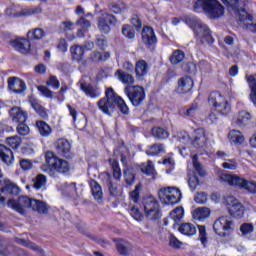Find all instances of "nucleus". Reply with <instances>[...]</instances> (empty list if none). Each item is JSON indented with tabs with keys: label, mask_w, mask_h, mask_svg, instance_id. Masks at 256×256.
Wrapping results in <instances>:
<instances>
[{
	"label": "nucleus",
	"mask_w": 256,
	"mask_h": 256,
	"mask_svg": "<svg viewBox=\"0 0 256 256\" xmlns=\"http://www.w3.org/2000/svg\"><path fill=\"white\" fill-rule=\"evenodd\" d=\"M109 163L113 170L114 179H117V181H119L121 179V167L119 166V161H117L113 158H110Z\"/></svg>",
	"instance_id": "41"
},
{
	"label": "nucleus",
	"mask_w": 256,
	"mask_h": 256,
	"mask_svg": "<svg viewBox=\"0 0 256 256\" xmlns=\"http://www.w3.org/2000/svg\"><path fill=\"white\" fill-rule=\"evenodd\" d=\"M178 231L186 237H193L197 233V228L192 223H183L180 225Z\"/></svg>",
	"instance_id": "32"
},
{
	"label": "nucleus",
	"mask_w": 256,
	"mask_h": 256,
	"mask_svg": "<svg viewBox=\"0 0 256 256\" xmlns=\"http://www.w3.org/2000/svg\"><path fill=\"white\" fill-rule=\"evenodd\" d=\"M43 10L41 7H35V8H24L20 11V15H23L24 17H29V15H39Z\"/></svg>",
	"instance_id": "50"
},
{
	"label": "nucleus",
	"mask_w": 256,
	"mask_h": 256,
	"mask_svg": "<svg viewBox=\"0 0 256 256\" xmlns=\"http://www.w3.org/2000/svg\"><path fill=\"white\" fill-rule=\"evenodd\" d=\"M214 232L220 237H227V233H232L235 230V223L231 216H221L215 220L213 225Z\"/></svg>",
	"instance_id": "9"
},
{
	"label": "nucleus",
	"mask_w": 256,
	"mask_h": 256,
	"mask_svg": "<svg viewBox=\"0 0 256 256\" xmlns=\"http://www.w3.org/2000/svg\"><path fill=\"white\" fill-rule=\"evenodd\" d=\"M9 45L18 51V53H22L23 55L29 53L31 49V42L25 38H17L9 41Z\"/></svg>",
	"instance_id": "14"
},
{
	"label": "nucleus",
	"mask_w": 256,
	"mask_h": 256,
	"mask_svg": "<svg viewBox=\"0 0 256 256\" xmlns=\"http://www.w3.org/2000/svg\"><path fill=\"white\" fill-rule=\"evenodd\" d=\"M198 157L197 155H194L192 157V163L194 165V169L196 171V173H198V175H200V177H205L206 173H205V169H203V165L201 163H199V161H197Z\"/></svg>",
	"instance_id": "49"
},
{
	"label": "nucleus",
	"mask_w": 256,
	"mask_h": 256,
	"mask_svg": "<svg viewBox=\"0 0 256 256\" xmlns=\"http://www.w3.org/2000/svg\"><path fill=\"white\" fill-rule=\"evenodd\" d=\"M6 143L9 145V147H12V149H18L21 145V137L19 136H12L6 139Z\"/></svg>",
	"instance_id": "51"
},
{
	"label": "nucleus",
	"mask_w": 256,
	"mask_h": 256,
	"mask_svg": "<svg viewBox=\"0 0 256 256\" xmlns=\"http://www.w3.org/2000/svg\"><path fill=\"white\" fill-rule=\"evenodd\" d=\"M140 191H141V185H137L135 189L132 192H130V199L131 201H133V203L139 202V199L141 197Z\"/></svg>",
	"instance_id": "57"
},
{
	"label": "nucleus",
	"mask_w": 256,
	"mask_h": 256,
	"mask_svg": "<svg viewBox=\"0 0 256 256\" xmlns=\"http://www.w3.org/2000/svg\"><path fill=\"white\" fill-rule=\"evenodd\" d=\"M160 153H165V144L163 143L150 145L146 150V154L151 155L152 157H155V155H159Z\"/></svg>",
	"instance_id": "33"
},
{
	"label": "nucleus",
	"mask_w": 256,
	"mask_h": 256,
	"mask_svg": "<svg viewBox=\"0 0 256 256\" xmlns=\"http://www.w3.org/2000/svg\"><path fill=\"white\" fill-rule=\"evenodd\" d=\"M48 87H53V89H59L61 87V83H59V79L57 76H50L48 81L46 82Z\"/></svg>",
	"instance_id": "59"
},
{
	"label": "nucleus",
	"mask_w": 256,
	"mask_h": 256,
	"mask_svg": "<svg viewBox=\"0 0 256 256\" xmlns=\"http://www.w3.org/2000/svg\"><path fill=\"white\" fill-rule=\"evenodd\" d=\"M151 133L155 139H169V132L165 128L153 127Z\"/></svg>",
	"instance_id": "40"
},
{
	"label": "nucleus",
	"mask_w": 256,
	"mask_h": 256,
	"mask_svg": "<svg viewBox=\"0 0 256 256\" xmlns=\"http://www.w3.org/2000/svg\"><path fill=\"white\" fill-rule=\"evenodd\" d=\"M37 89L44 97H47L48 99H53V91L47 88V86H38Z\"/></svg>",
	"instance_id": "62"
},
{
	"label": "nucleus",
	"mask_w": 256,
	"mask_h": 256,
	"mask_svg": "<svg viewBox=\"0 0 256 256\" xmlns=\"http://www.w3.org/2000/svg\"><path fill=\"white\" fill-rule=\"evenodd\" d=\"M110 25H117V17L113 14L105 13L103 16L98 18V29L101 33H111Z\"/></svg>",
	"instance_id": "12"
},
{
	"label": "nucleus",
	"mask_w": 256,
	"mask_h": 256,
	"mask_svg": "<svg viewBox=\"0 0 256 256\" xmlns=\"http://www.w3.org/2000/svg\"><path fill=\"white\" fill-rule=\"evenodd\" d=\"M142 41L148 49H151V51L155 49V45H157V36L155 35L153 28L146 26L142 29Z\"/></svg>",
	"instance_id": "13"
},
{
	"label": "nucleus",
	"mask_w": 256,
	"mask_h": 256,
	"mask_svg": "<svg viewBox=\"0 0 256 256\" xmlns=\"http://www.w3.org/2000/svg\"><path fill=\"white\" fill-rule=\"evenodd\" d=\"M45 163L46 165H43L41 169L43 173H46L49 177H58L59 173L66 175V173L71 171L69 162L57 157V155L51 151L46 152Z\"/></svg>",
	"instance_id": "2"
},
{
	"label": "nucleus",
	"mask_w": 256,
	"mask_h": 256,
	"mask_svg": "<svg viewBox=\"0 0 256 256\" xmlns=\"http://www.w3.org/2000/svg\"><path fill=\"white\" fill-rule=\"evenodd\" d=\"M109 57H111V54H109V52L101 53L99 51H93L90 54V61H92V63H99V61H107Z\"/></svg>",
	"instance_id": "38"
},
{
	"label": "nucleus",
	"mask_w": 256,
	"mask_h": 256,
	"mask_svg": "<svg viewBox=\"0 0 256 256\" xmlns=\"http://www.w3.org/2000/svg\"><path fill=\"white\" fill-rule=\"evenodd\" d=\"M175 137L179 143H183L184 145L191 143V136L186 131L177 132Z\"/></svg>",
	"instance_id": "47"
},
{
	"label": "nucleus",
	"mask_w": 256,
	"mask_h": 256,
	"mask_svg": "<svg viewBox=\"0 0 256 256\" xmlns=\"http://www.w3.org/2000/svg\"><path fill=\"white\" fill-rule=\"evenodd\" d=\"M161 203L165 205H177L181 201V190L176 187H163L158 191Z\"/></svg>",
	"instance_id": "7"
},
{
	"label": "nucleus",
	"mask_w": 256,
	"mask_h": 256,
	"mask_svg": "<svg viewBox=\"0 0 256 256\" xmlns=\"http://www.w3.org/2000/svg\"><path fill=\"white\" fill-rule=\"evenodd\" d=\"M169 245L170 247H173V249H181V245H183V242L177 239V237H175L174 235H170Z\"/></svg>",
	"instance_id": "61"
},
{
	"label": "nucleus",
	"mask_w": 256,
	"mask_h": 256,
	"mask_svg": "<svg viewBox=\"0 0 256 256\" xmlns=\"http://www.w3.org/2000/svg\"><path fill=\"white\" fill-rule=\"evenodd\" d=\"M234 125L245 127L251 123V114L247 111H240L236 118L233 119Z\"/></svg>",
	"instance_id": "24"
},
{
	"label": "nucleus",
	"mask_w": 256,
	"mask_h": 256,
	"mask_svg": "<svg viewBox=\"0 0 256 256\" xmlns=\"http://www.w3.org/2000/svg\"><path fill=\"white\" fill-rule=\"evenodd\" d=\"M62 191L63 193H65V195H73V193H75V191H77V186L75 183H64L62 186Z\"/></svg>",
	"instance_id": "56"
},
{
	"label": "nucleus",
	"mask_w": 256,
	"mask_h": 256,
	"mask_svg": "<svg viewBox=\"0 0 256 256\" xmlns=\"http://www.w3.org/2000/svg\"><path fill=\"white\" fill-rule=\"evenodd\" d=\"M130 215L135 219L136 221H143V214L139 211V208L133 206L130 209Z\"/></svg>",
	"instance_id": "64"
},
{
	"label": "nucleus",
	"mask_w": 256,
	"mask_h": 256,
	"mask_svg": "<svg viewBox=\"0 0 256 256\" xmlns=\"http://www.w3.org/2000/svg\"><path fill=\"white\" fill-rule=\"evenodd\" d=\"M16 243H18V245H22L23 247H27L28 249H32V251H37V253H39L40 255H45V251L37 246L35 243L29 241V240H25L23 238H15Z\"/></svg>",
	"instance_id": "28"
},
{
	"label": "nucleus",
	"mask_w": 256,
	"mask_h": 256,
	"mask_svg": "<svg viewBox=\"0 0 256 256\" xmlns=\"http://www.w3.org/2000/svg\"><path fill=\"white\" fill-rule=\"evenodd\" d=\"M47 185V176L43 174H38L34 179H33V187L34 189H45Z\"/></svg>",
	"instance_id": "39"
},
{
	"label": "nucleus",
	"mask_w": 256,
	"mask_h": 256,
	"mask_svg": "<svg viewBox=\"0 0 256 256\" xmlns=\"http://www.w3.org/2000/svg\"><path fill=\"white\" fill-rule=\"evenodd\" d=\"M7 82L8 89H10V91H13V93H23L27 89V86L25 85L23 80L17 77H9Z\"/></svg>",
	"instance_id": "15"
},
{
	"label": "nucleus",
	"mask_w": 256,
	"mask_h": 256,
	"mask_svg": "<svg viewBox=\"0 0 256 256\" xmlns=\"http://www.w3.org/2000/svg\"><path fill=\"white\" fill-rule=\"evenodd\" d=\"M211 215V210L207 207H199L193 211L192 217L195 221H204Z\"/></svg>",
	"instance_id": "30"
},
{
	"label": "nucleus",
	"mask_w": 256,
	"mask_h": 256,
	"mask_svg": "<svg viewBox=\"0 0 256 256\" xmlns=\"http://www.w3.org/2000/svg\"><path fill=\"white\" fill-rule=\"evenodd\" d=\"M9 115L13 123H25L27 121V113L19 107H13L9 110Z\"/></svg>",
	"instance_id": "17"
},
{
	"label": "nucleus",
	"mask_w": 256,
	"mask_h": 256,
	"mask_svg": "<svg viewBox=\"0 0 256 256\" xmlns=\"http://www.w3.org/2000/svg\"><path fill=\"white\" fill-rule=\"evenodd\" d=\"M90 187L92 191V195L96 201H101L103 199V190L101 189V185L97 183V181L92 180L90 182Z\"/></svg>",
	"instance_id": "34"
},
{
	"label": "nucleus",
	"mask_w": 256,
	"mask_h": 256,
	"mask_svg": "<svg viewBox=\"0 0 256 256\" xmlns=\"http://www.w3.org/2000/svg\"><path fill=\"white\" fill-rule=\"evenodd\" d=\"M80 89L83 91V93H85V95H87V97H90L91 99H97V97L101 95L99 88L91 84L81 83Z\"/></svg>",
	"instance_id": "22"
},
{
	"label": "nucleus",
	"mask_w": 256,
	"mask_h": 256,
	"mask_svg": "<svg viewBox=\"0 0 256 256\" xmlns=\"http://www.w3.org/2000/svg\"><path fill=\"white\" fill-rule=\"evenodd\" d=\"M202 7L210 19H219L225 14V8L217 0H196L194 9Z\"/></svg>",
	"instance_id": "5"
},
{
	"label": "nucleus",
	"mask_w": 256,
	"mask_h": 256,
	"mask_svg": "<svg viewBox=\"0 0 256 256\" xmlns=\"http://www.w3.org/2000/svg\"><path fill=\"white\" fill-rule=\"evenodd\" d=\"M184 23L192 29L196 39L200 41V43H207L208 45H213L215 43V39L211 35V29L207 26L201 19L196 16H185Z\"/></svg>",
	"instance_id": "3"
},
{
	"label": "nucleus",
	"mask_w": 256,
	"mask_h": 256,
	"mask_svg": "<svg viewBox=\"0 0 256 256\" xmlns=\"http://www.w3.org/2000/svg\"><path fill=\"white\" fill-rule=\"evenodd\" d=\"M193 79L189 76H184L178 80V93H189L193 89Z\"/></svg>",
	"instance_id": "21"
},
{
	"label": "nucleus",
	"mask_w": 256,
	"mask_h": 256,
	"mask_svg": "<svg viewBox=\"0 0 256 256\" xmlns=\"http://www.w3.org/2000/svg\"><path fill=\"white\" fill-rule=\"evenodd\" d=\"M195 203H198L199 205H203L207 203V193L205 192H198L196 196L194 197Z\"/></svg>",
	"instance_id": "60"
},
{
	"label": "nucleus",
	"mask_w": 256,
	"mask_h": 256,
	"mask_svg": "<svg viewBox=\"0 0 256 256\" xmlns=\"http://www.w3.org/2000/svg\"><path fill=\"white\" fill-rule=\"evenodd\" d=\"M56 150L57 153H60L63 157H71L69 153H71V144L67 139H58L56 142Z\"/></svg>",
	"instance_id": "19"
},
{
	"label": "nucleus",
	"mask_w": 256,
	"mask_h": 256,
	"mask_svg": "<svg viewBox=\"0 0 256 256\" xmlns=\"http://www.w3.org/2000/svg\"><path fill=\"white\" fill-rule=\"evenodd\" d=\"M32 107L40 117H43V119L47 117V111L39 103L33 102Z\"/></svg>",
	"instance_id": "58"
},
{
	"label": "nucleus",
	"mask_w": 256,
	"mask_h": 256,
	"mask_svg": "<svg viewBox=\"0 0 256 256\" xmlns=\"http://www.w3.org/2000/svg\"><path fill=\"white\" fill-rule=\"evenodd\" d=\"M17 133H18V135H22V136L27 135L29 133V126H27V124H25V122L18 123Z\"/></svg>",
	"instance_id": "63"
},
{
	"label": "nucleus",
	"mask_w": 256,
	"mask_h": 256,
	"mask_svg": "<svg viewBox=\"0 0 256 256\" xmlns=\"http://www.w3.org/2000/svg\"><path fill=\"white\" fill-rule=\"evenodd\" d=\"M142 173H145V175H152L155 176V166L153 165V162L151 160H148L146 164H143L141 167Z\"/></svg>",
	"instance_id": "46"
},
{
	"label": "nucleus",
	"mask_w": 256,
	"mask_h": 256,
	"mask_svg": "<svg viewBox=\"0 0 256 256\" xmlns=\"http://www.w3.org/2000/svg\"><path fill=\"white\" fill-rule=\"evenodd\" d=\"M116 247L120 255H129V252L133 249V246H131V243L123 239L117 240Z\"/></svg>",
	"instance_id": "31"
},
{
	"label": "nucleus",
	"mask_w": 256,
	"mask_h": 256,
	"mask_svg": "<svg viewBox=\"0 0 256 256\" xmlns=\"http://www.w3.org/2000/svg\"><path fill=\"white\" fill-rule=\"evenodd\" d=\"M33 200L27 196H20L18 201L9 199L7 205L17 213H20V215H25L27 213L26 209H33Z\"/></svg>",
	"instance_id": "11"
},
{
	"label": "nucleus",
	"mask_w": 256,
	"mask_h": 256,
	"mask_svg": "<svg viewBox=\"0 0 256 256\" xmlns=\"http://www.w3.org/2000/svg\"><path fill=\"white\" fill-rule=\"evenodd\" d=\"M207 143V136L205 135V129L198 128L194 131V139L192 141V145L196 147V149H202Z\"/></svg>",
	"instance_id": "16"
},
{
	"label": "nucleus",
	"mask_w": 256,
	"mask_h": 256,
	"mask_svg": "<svg viewBox=\"0 0 256 256\" xmlns=\"http://www.w3.org/2000/svg\"><path fill=\"white\" fill-rule=\"evenodd\" d=\"M36 127L41 135V137H49L51 135V126L45 121H37Z\"/></svg>",
	"instance_id": "37"
},
{
	"label": "nucleus",
	"mask_w": 256,
	"mask_h": 256,
	"mask_svg": "<svg viewBox=\"0 0 256 256\" xmlns=\"http://www.w3.org/2000/svg\"><path fill=\"white\" fill-rule=\"evenodd\" d=\"M220 181H222V183H227L230 185V187H238V189H244L253 195L256 193V182L247 180L238 175L223 173L220 175Z\"/></svg>",
	"instance_id": "4"
},
{
	"label": "nucleus",
	"mask_w": 256,
	"mask_h": 256,
	"mask_svg": "<svg viewBox=\"0 0 256 256\" xmlns=\"http://www.w3.org/2000/svg\"><path fill=\"white\" fill-rule=\"evenodd\" d=\"M199 113V104L197 102H194L190 105L189 108L184 110L183 115L185 117H195Z\"/></svg>",
	"instance_id": "44"
},
{
	"label": "nucleus",
	"mask_w": 256,
	"mask_h": 256,
	"mask_svg": "<svg viewBox=\"0 0 256 256\" xmlns=\"http://www.w3.org/2000/svg\"><path fill=\"white\" fill-rule=\"evenodd\" d=\"M142 205L144 207V213L150 221L161 219V209L159 208V202L155 197L149 196L144 198Z\"/></svg>",
	"instance_id": "8"
},
{
	"label": "nucleus",
	"mask_w": 256,
	"mask_h": 256,
	"mask_svg": "<svg viewBox=\"0 0 256 256\" xmlns=\"http://www.w3.org/2000/svg\"><path fill=\"white\" fill-rule=\"evenodd\" d=\"M114 77L120 81V83H123V85H133L135 83V77L133 75L129 74V72H125L122 69L116 70Z\"/></svg>",
	"instance_id": "20"
},
{
	"label": "nucleus",
	"mask_w": 256,
	"mask_h": 256,
	"mask_svg": "<svg viewBox=\"0 0 256 256\" xmlns=\"http://www.w3.org/2000/svg\"><path fill=\"white\" fill-rule=\"evenodd\" d=\"M125 9L126 7H125V4L123 3H120V4L112 3L109 5V11H111V13H115L116 15L123 13Z\"/></svg>",
	"instance_id": "53"
},
{
	"label": "nucleus",
	"mask_w": 256,
	"mask_h": 256,
	"mask_svg": "<svg viewBox=\"0 0 256 256\" xmlns=\"http://www.w3.org/2000/svg\"><path fill=\"white\" fill-rule=\"evenodd\" d=\"M183 59H185V53L181 50H176L170 56V63H172V65H179Z\"/></svg>",
	"instance_id": "42"
},
{
	"label": "nucleus",
	"mask_w": 256,
	"mask_h": 256,
	"mask_svg": "<svg viewBox=\"0 0 256 256\" xmlns=\"http://www.w3.org/2000/svg\"><path fill=\"white\" fill-rule=\"evenodd\" d=\"M208 103L214 107L216 113L220 115L226 116L231 113V104L217 91L210 93Z\"/></svg>",
	"instance_id": "6"
},
{
	"label": "nucleus",
	"mask_w": 256,
	"mask_h": 256,
	"mask_svg": "<svg viewBox=\"0 0 256 256\" xmlns=\"http://www.w3.org/2000/svg\"><path fill=\"white\" fill-rule=\"evenodd\" d=\"M149 73V64L145 60H138L135 64V74L137 79H143Z\"/></svg>",
	"instance_id": "23"
},
{
	"label": "nucleus",
	"mask_w": 256,
	"mask_h": 256,
	"mask_svg": "<svg viewBox=\"0 0 256 256\" xmlns=\"http://www.w3.org/2000/svg\"><path fill=\"white\" fill-rule=\"evenodd\" d=\"M0 255L2 256L13 255V246L9 245L7 241L0 242Z\"/></svg>",
	"instance_id": "45"
},
{
	"label": "nucleus",
	"mask_w": 256,
	"mask_h": 256,
	"mask_svg": "<svg viewBox=\"0 0 256 256\" xmlns=\"http://www.w3.org/2000/svg\"><path fill=\"white\" fill-rule=\"evenodd\" d=\"M228 211L232 217H235L236 219H241V217H243V215L245 214V207L243 206V204H241V202H238L228 207Z\"/></svg>",
	"instance_id": "29"
},
{
	"label": "nucleus",
	"mask_w": 256,
	"mask_h": 256,
	"mask_svg": "<svg viewBox=\"0 0 256 256\" xmlns=\"http://www.w3.org/2000/svg\"><path fill=\"white\" fill-rule=\"evenodd\" d=\"M1 193H10V195H19V186L11 182V180L4 179Z\"/></svg>",
	"instance_id": "27"
},
{
	"label": "nucleus",
	"mask_w": 256,
	"mask_h": 256,
	"mask_svg": "<svg viewBox=\"0 0 256 256\" xmlns=\"http://www.w3.org/2000/svg\"><path fill=\"white\" fill-rule=\"evenodd\" d=\"M70 53L74 61H82L83 55H85V51L83 50V47L81 45L71 46Z\"/></svg>",
	"instance_id": "35"
},
{
	"label": "nucleus",
	"mask_w": 256,
	"mask_h": 256,
	"mask_svg": "<svg viewBox=\"0 0 256 256\" xmlns=\"http://www.w3.org/2000/svg\"><path fill=\"white\" fill-rule=\"evenodd\" d=\"M97 105L100 111H103L105 115H111L117 107L123 115H129V106H127V103H125L123 98L115 93L113 88H108L106 90V97L100 99L97 102Z\"/></svg>",
	"instance_id": "1"
},
{
	"label": "nucleus",
	"mask_w": 256,
	"mask_h": 256,
	"mask_svg": "<svg viewBox=\"0 0 256 256\" xmlns=\"http://www.w3.org/2000/svg\"><path fill=\"white\" fill-rule=\"evenodd\" d=\"M170 219L177 223L180 219H183V208H176L170 213Z\"/></svg>",
	"instance_id": "55"
},
{
	"label": "nucleus",
	"mask_w": 256,
	"mask_h": 256,
	"mask_svg": "<svg viewBox=\"0 0 256 256\" xmlns=\"http://www.w3.org/2000/svg\"><path fill=\"white\" fill-rule=\"evenodd\" d=\"M228 137L232 143H236L238 145L245 143V136H243L239 130H231Z\"/></svg>",
	"instance_id": "36"
},
{
	"label": "nucleus",
	"mask_w": 256,
	"mask_h": 256,
	"mask_svg": "<svg viewBox=\"0 0 256 256\" xmlns=\"http://www.w3.org/2000/svg\"><path fill=\"white\" fill-rule=\"evenodd\" d=\"M224 5H227V7L232 8L233 11H239V8L241 7V0H221Z\"/></svg>",
	"instance_id": "54"
},
{
	"label": "nucleus",
	"mask_w": 256,
	"mask_h": 256,
	"mask_svg": "<svg viewBox=\"0 0 256 256\" xmlns=\"http://www.w3.org/2000/svg\"><path fill=\"white\" fill-rule=\"evenodd\" d=\"M0 160L2 163H5V165H13L15 161L13 151L3 144H0Z\"/></svg>",
	"instance_id": "18"
},
{
	"label": "nucleus",
	"mask_w": 256,
	"mask_h": 256,
	"mask_svg": "<svg viewBox=\"0 0 256 256\" xmlns=\"http://www.w3.org/2000/svg\"><path fill=\"white\" fill-rule=\"evenodd\" d=\"M32 211H36L40 215H47L49 213V205L47 202L34 199L32 202Z\"/></svg>",
	"instance_id": "26"
},
{
	"label": "nucleus",
	"mask_w": 256,
	"mask_h": 256,
	"mask_svg": "<svg viewBox=\"0 0 256 256\" xmlns=\"http://www.w3.org/2000/svg\"><path fill=\"white\" fill-rule=\"evenodd\" d=\"M122 35L126 37V39H133L135 37V27L129 24L122 25Z\"/></svg>",
	"instance_id": "43"
},
{
	"label": "nucleus",
	"mask_w": 256,
	"mask_h": 256,
	"mask_svg": "<svg viewBox=\"0 0 256 256\" xmlns=\"http://www.w3.org/2000/svg\"><path fill=\"white\" fill-rule=\"evenodd\" d=\"M199 240L204 247L207 246V229L203 225H198Z\"/></svg>",
	"instance_id": "52"
},
{
	"label": "nucleus",
	"mask_w": 256,
	"mask_h": 256,
	"mask_svg": "<svg viewBox=\"0 0 256 256\" xmlns=\"http://www.w3.org/2000/svg\"><path fill=\"white\" fill-rule=\"evenodd\" d=\"M124 93L134 107H139L145 101V89L139 85L126 86Z\"/></svg>",
	"instance_id": "10"
},
{
	"label": "nucleus",
	"mask_w": 256,
	"mask_h": 256,
	"mask_svg": "<svg viewBox=\"0 0 256 256\" xmlns=\"http://www.w3.org/2000/svg\"><path fill=\"white\" fill-rule=\"evenodd\" d=\"M137 174V167L135 166H126L123 170V175L125 183L127 185H132L135 183V175Z\"/></svg>",
	"instance_id": "25"
},
{
	"label": "nucleus",
	"mask_w": 256,
	"mask_h": 256,
	"mask_svg": "<svg viewBox=\"0 0 256 256\" xmlns=\"http://www.w3.org/2000/svg\"><path fill=\"white\" fill-rule=\"evenodd\" d=\"M28 37L36 40L43 39V37H45V31L41 28H35L28 32Z\"/></svg>",
	"instance_id": "48"
}]
</instances>
